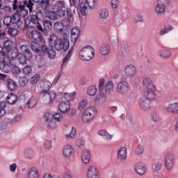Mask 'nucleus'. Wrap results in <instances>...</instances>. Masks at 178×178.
I'll return each mask as SVG.
<instances>
[{
  "label": "nucleus",
  "mask_w": 178,
  "mask_h": 178,
  "mask_svg": "<svg viewBox=\"0 0 178 178\" xmlns=\"http://www.w3.org/2000/svg\"><path fill=\"white\" fill-rule=\"evenodd\" d=\"M65 37L58 38L55 34H52L49 38V44H54V47L56 51H67L69 49V39H67V35L64 34Z\"/></svg>",
  "instance_id": "1"
},
{
  "label": "nucleus",
  "mask_w": 178,
  "mask_h": 178,
  "mask_svg": "<svg viewBox=\"0 0 178 178\" xmlns=\"http://www.w3.org/2000/svg\"><path fill=\"white\" fill-rule=\"evenodd\" d=\"M41 0H28V5L27 8L29 10V12H33V8L34 6V3H38V2H40Z\"/></svg>",
  "instance_id": "41"
},
{
  "label": "nucleus",
  "mask_w": 178,
  "mask_h": 178,
  "mask_svg": "<svg viewBox=\"0 0 178 178\" xmlns=\"http://www.w3.org/2000/svg\"><path fill=\"white\" fill-rule=\"evenodd\" d=\"M23 55L26 57L27 60H30L33 58V53L31 52V51H30L29 49H28L23 54Z\"/></svg>",
  "instance_id": "59"
},
{
  "label": "nucleus",
  "mask_w": 178,
  "mask_h": 178,
  "mask_svg": "<svg viewBox=\"0 0 178 178\" xmlns=\"http://www.w3.org/2000/svg\"><path fill=\"white\" fill-rule=\"evenodd\" d=\"M172 30H173V26L167 25L160 30L159 35H165V34H168V33H170V31H172Z\"/></svg>",
  "instance_id": "31"
},
{
  "label": "nucleus",
  "mask_w": 178,
  "mask_h": 178,
  "mask_svg": "<svg viewBox=\"0 0 178 178\" xmlns=\"http://www.w3.org/2000/svg\"><path fill=\"white\" fill-rule=\"evenodd\" d=\"M5 108H6V102H0V115L3 116L5 114Z\"/></svg>",
  "instance_id": "56"
},
{
  "label": "nucleus",
  "mask_w": 178,
  "mask_h": 178,
  "mask_svg": "<svg viewBox=\"0 0 178 178\" xmlns=\"http://www.w3.org/2000/svg\"><path fill=\"white\" fill-rule=\"evenodd\" d=\"M41 51L44 54H47V56L50 59H54L56 56V51L54 49V46L51 45V44L48 46L45 45V43L42 44Z\"/></svg>",
  "instance_id": "8"
},
{
  "label": "nucleus",
  "mask_w": 178,
  "mask_h": 178,
  "mask_svg": "<svg viewBox=\"0 0 178 178\" xmlns=\"http://www.w3.org/2000/svg\"><path fill=\"white\" fill-rule=\"evenodd\" d=\"M40 78L41 75L40 74H35L30 79L31 84H35L38 81H40Z\"/></svg>",
  "instance_id": "47"
},
{
  "label": "nucleus",
  "mask_w": 178,
  "mask_h": 178,
  "mask_svg": "<svg viewBox=\"0 0 178 178\" xmlns=\"http://www.w3.org/2000/svg\"><path fill=\"white\" fill-rule=\"evenodd\" d=\"M6 102L10 105H13V104H16V102H17V95L13 93H10L8 95L6 98Z\"/></svg>",
  "instance_id": "26"
},
{
  "label": "nucleus",
  "mask_w": 178,
  "mask_h": 178,
  "mask_svg": "<svg viewBox=\"0 0 178 178\" xmlns=\"http://www.w3.org/2000/svg\"><path fill=\"white\" fill-rule=\"evenodd\" d=\"M109 16V11L106 8H103L99 11V19H102L105 20V19H108Z\"/></svg>",
  "instance_id": "30"
},
{
  "label": "nucleus",
  "mask_w": 178,
  "mask_h": 178,
  "mask_svg": "<svg viewBox=\"0 0 178 178\" xmlns=\"http://www.w3.org/2000/svg\"><path fill=\"white\" fill-rule=\"evenodd\" d=\"M42 23L43 24V27L46 31H48V30L52 29V22L49 19H44L42 21Z\"/></svg>",
  "instance_id": "32"
},
{
  "label": "nucleus",
  "mask_w": 178,
  "mask_h": 178,
  "mask_svg": "<svg viewBox=\"0 0 178 178\" xmlns=\"http://www.w3.org/2000/svg\"><path fill=\"white\" fill-rule=\"evenodd\" d=\"M158 54L159 56L164 58H170V56H172V53L169 50H159Z\"/></svg>",
  "instance_id": "34"
},
{
  "label": "nucleus",
  "mask_w": 178,
  "mask_h": 178,
  "mask_svg": "<svg viewBox=\"0 0 178 178\" xmlns=\"http://www.w3.org/2000/svg\"><path fill=\"white\" fill-rule=\"evenodd\" d=\"M67 138H74L76 137V128L72 127L69 134L66 135Z\"/></svg>",
  "instance_id": "63"
},
{
  "label": "nucleus",
  "mask_w": 178,
  "mask_h": 178,
  "mask_svg": "<svg viewBox=\"0 0 178 178\" xmlns=\"http://www.w3.org/2000/svg\"><path fill=\"white\" fill-rule=\"evenodd\" d=\"M3 49H6V52H9L12 49V42L10 40H6L3 42Z\"/></svg>",
  "instance_id": "45"
},
{
  "label": "nucleus",
  "mask_w": 178,
  "mask_h": 178,
  "mask_svg": "<svg viewBox=\"0 0 178 178\" xmlns=\"http://www.w3.org/2000/svg\"><path fill=\"white\" fill-rule=\"evenodd\" d=\"M42 17H44V13L40 10L36 12L35 15H32L29 17L31 19V23L34 24L35 27L37 28L39 31H41V33H44V31L42 25H41Z\"/></svg>",
  "instance_id": "4"
},
{
  "label": "nucleus",
  "mask_w": 178,
  "mask_h": 178,
  "mask_svg": "<svg viewBox=\"0 0 178 178\" xmlns=\"http://www.w3.org/2000/svg\"><path fill=\"white\" fill-rule=\"evenodd\" d=\"M26 105L29 106V108H34V106L37 105V100H35L34 98H31L26 103Z\"/></svg>",
  "instance_id": "55"
},
{
  "label": "nucleus",
  "mask_w": 178,
  "mask_h": 178,
  "mask_svg": "<svg viewBox=\"0 0 178 178\" xmlns=\"http://www.w3.org/2000/svg\"><path fill=\"white\" fill-rule=\"evenodd\" d=\"M165 163V168L168 169V170H171V169H173V167L175 166V157L173 156V154L170 153L166 155Z\"/></svg>",
  "instance_id": "13"
},
{
  "label": "nucleus",
  "mask_w": 178,
  "mask_h": 178,
  "mask_svg": "<svg viewBox=\"0 0 178 178\" xmlns=\"http://www.w3.org/2000/svg\"><path fill=\"white\" fill-rule=\"evenodd\" d=\"M18 13L19 17H26L27 15H29V10L26 9V8H18L17 10H15Z\"/></svg>",
  "instance_id": "36"
},
{
  "label": "nucleus",
  "mask_w": 178,
  "mask_h": 178,
  "mask_svg": "<svg viewBox=\"0 0 178 178\" xmlns=\"http://www.w3.org/2000/svg\"><path fill=\"white\" fill-rule=\"evenodd\" d=\"M143 86L146 87V88L149 89L152 91H155L156 88L155 86V83L152 81V79L150 78H145L143 81Z\"/></svg>",
  "instance_id": "15"
},
{
  "label": "nucleus",
  "mask_w": 178,
  "mask_h": 178,
  "mask_svg": "<svg viewBox=\"0 0 178 178\" xmlns=\"http://www.w3.org/2000/svg\"><path fill=\"white\" fill-rule=\"evenodd\" d=\"M18 60L22 65H26L27 63V58L24 55L18 56Z\"/></svg>",
  "instance_id": "64"
},
{
  "label": "nucleus",
  "mask_w": 178,
  "mask_h": 178,
  "mask_svg": "<svg viewBox=\"0 0 178 178\" xmlns=\"http://www.w3.org/2000/svg\"><path fill=\"white\" fill-rule=\"evenodd\" d=\"M94 54H95L94 48L91 46H87L79 51V58L81 60H91L94 58Z\"/></svg>",
  "instance_id": "5"
},
{
  "label": "nucleus",
  "mask_w": 178,
  "mask_h": 178,
  "mask_svg": "<svg viewBox=\"0 0 178 178\" xmlns=\"http://www.w3.org/2000/svg\"><path fill=\"white\" fill-rule=\"evenodd\" d=\"M22 72L24 73V74H31V72H33L32 69H31V66L30 65H26L24 67V69L22 70Z\"/></svg>",
  "instance_id": "60"
},
{
  "label": "nucleus",
  "mask_w": 178,
  "mask_h": 178,
  "mask_svg": "<svg viewBox=\"0 0 178 178\" xmlns=\"http://www.w3.org/2000/svg\"><path fill=\"white\" fill-rule=\"evenodd\" d=\"M73 22V19H70V18L65 17L62 22L61 24H63V27H69L70 26V22Z\"/></svg>",
  "instance_id": "52"
},
{
  "label": "nucleus",
  "mask_w": 178,
  "mask_h": 178,
  "mask_svg": "<svg viewBox=\"0 0 178 178\" xmlns=\"http://www.w3.org/2000/svg\"><path fill=\"white\" fill-rule=\"evenodd\" d=\"M134 169L135 172L139 176H143V175H145V173L147 172V166L141 163H136L134 167Z\"/></svg>",
  "instance_id": "14"
},
{
  "label": "nucleus",
  "mask_w": 178,
  "mask_h": 178,
  "mask_svg": "<svg viewBox=\"0 0 178 178\" xmlns=\"http://www.w3.org/2000/svg\"><path fill=\"white\" fill-rule=\"evenodd\" d=\"M152 120L154 122V123H158L159 122L161 121V116L158 114V113H152Z\"/></svg>",
  "instance_id": "50"
},
{
  "label": "nucleus",
  "mask_w": 178,
  "mask_h": 178,
  "mask_svg": "<svg viewBox=\"0 0 178 178\" xmlns=\"http://www.w3.org/2000/svg\"><path fill=\"white\" fill-rule=\"evenodd\" d=\"M45 149H51L52 148V141L50 140H46L44 143Z\"/></svg>",
  "instance_id": "61"
},
{
  "label": "nucleus",
  "mask_w": 178,
  "mask_h": 178,
  "mask_svg": "<svg viewBox=\"0 0 178 178\" xmlns=\"http://www.w3.org/2000/svg\"><path fill=\"white\" fill-rule=\"evenodd\" d=\"M129 88H130V86L127 80L121 79L116 83V92L120 94V95H124V94L127 93Z\"/></svg>",
  "instance_id": "7"
},
{
  "label": "nucleus",
  "mask_w": 178,
  "mask_h": 178,
  "mask_svg": "<svg viewBox=\"0 0 178 178\" xmlns=\"http://www.w3.org/2000/svg\"><path fill=\"white\" fill-rule=\"evenodd\" d=\"M8 33L10 35L15 37L17 34H19V31L16 28H9Z\"/></svg>",
  "instance_id": "57"
},
{
  "label": "nucleus",
  "mask_w": 178,
  "mask_h": 178,
  "mask_svg": "<svg viewBox=\"0 0 178 178\" xmlns=\"http://www.w3.org/2000/svg\"><path fill=\"white\" fill-rule=\"evenodd\" d=\"M58 109L60 112H62L63 113H66V112L70 111V102H65L60 103L58 105Z\"/></svg>",
  "instance_id": "19"
},
{
  "label": "nucleus",
  "mask_w": 178,
  "mask_h": 178,
  "mask_svg": "<svg viewBox=\"0 0 178 178\" xmlns=\"http://www.w3.org/2000/svg\"><path fill=\"white\" fill-rule=\"evenodd\" d=\"M87 178H99V170H98V168L91 165L88 168L87 174H86Z\"/></svg>",
  "instance_id": "9"
},
{
  "label": "nucleus",
  "mask_w": 178,
  "mask_h": 178,
  "mask_svg": "<svg viewBox=\"0 0 178 178\" xmlns=\"http://www.w3.org/2000/svg\"><path fill=\"white\" fill-rule=\"evenodd\" d=\"M31 37L33 40L32 42H39V44H45V40L44 39V37H42L41 32H39L37 30L32 31Z\"/></svg>",
  "instance_id": "10"
},
{
  "label": "nucleus",
  "mask_w": 178,
  "mask_h": 178,
  "mask_svg": "<svg viewBox=\"0 0 178 178\" xmlns=\"http://www.w3.org/2000/svg\"><path fill=\"white\" fill-rule=\"evenodd\" d=\"M40 94L42 95L43 102L47 104H51V102H53L55 99L59 102V101H62L63 99V93H60V95H56V93L53 90H48Z\"/></svg>",
  "instance_id": "2"
},
{
  "label": "nucleus",
  "mask_w": 178,
  "mask_h": 178,
  "mask_svg": "<svg viewBox=\"0 0 178 178\" xmlns=\"http://www.w3.org/2000/svg\"><path fill=\"white\" fill-rule=\"evenodd\" d=\"M76 10L73 8H67L66 9V13L67 18L70 19V20H74V17L73 15L76 13Z\"/></svg>",
  "instance_id": "37"
},
{
  "label": "nucleus",
  "mask_w": 178,
  "mask_h": 178,
  "mask_svg": "<svg viewBox=\"0 0 178 178\" xmlns=\"http://www.w3.org/2000/svg\"><path fill=\"white\" fill-rule=\"evenodd\" d=\"M165 111L170 113H176L175 103L170 104L165 107Z\"/></svg>",
  "instance_id": "43"
},
{
  "label": "nucleus",
  "mask_w": 178,
  "mask_h": 178,
  "mask_svg": "<svg viewBox=\"0 0 178 178\" xmlns=\"http://www.w3.org/2000/svg\"><path fill=\"white\" fill-rule=\"evenodd\" d=\"M24 156L26 158H28V159H31L34 158V150L31 149H28L25 150Z\"/></svg>",
  "instance_id": "42"
},
{
  "label": "nucleus",
  "mask_w": 178,
  "mask_h": 178,
  "mask_svg": "<svg viewBox=\"0 0 178 178\" xmlns=\"http://www.w3.org/2000/svg\"><path fill=\"white\" fill-rule=\"evenodd\" d=\"M28 178H40V172L36 168H32L29 172Z\"/></svg>",
  "instance_id": "27"
},
{
  "label": "nucleus",
  "mask_w": 178,
  "mask_h": 178,
  "mask_svg": "<svg viewBox=\"0 0 178 178\" xmlns=\"http://www.w3.org/2000/svg\"><path fill=\"white\" fill-rule=\"evenodd\" d=\"M53 118L56 122H60V120H62V119H63V115H62V113H56L53 115Z\"/></svg>",
  "instance_id": "62"
},
{
  "label": "nucleus",
  "mask_w": 178,
  "mask_h": 178,
  "mask_svg": "<svg viewBox=\"0 0 178 178\" xmlns=\"http://www.w3.org/2000/svg\"><path fill=\"white\" fill-rule=\"evenodd\" d=\"M79 35H80V29H79V27H75L72 29L70 38L71 42H73V44H74V42L77 41Z\"/></svg>",
  "instance_id": "18"
},
{
  "label": "nucleus",
  "mask_w": 178,
  "mask_h": 178,
  "mask_svg": "<svg viewBox=\"0 0 178 178\" xmlns=\"http://www.w3.org/2000/svg\"><path fill=\"white\" fill-rule=\"evenodd\" d=\"M3 22L4 26L9 27V26H10V24L11 23L13 24L12 17L10 16L5 17Z\"/></svg>",
  "instance_id": "53"
},
{
  "label": "nucleus",
  "mask_w": 178,
  "mask_h": 178,
  "mask_svg": "<svg viewBox=\"0 0 178 178\" xmlns=\"http://www.w3.org/2000/svg\"><path fill=\"white\" fill-rule=\"evenodd\" d=\"M65 8V1L63 0H59L56 2V5L53 9H63Z\"/></svg>",
  "instance_id": "44"
},
{
  "label": "nucleus",
  "mask_w": 178,
  "mask_h": 178,
  "mask_svg": "<svg viewBox=\"0 0 178 178\" xmlns=\"http://www.w3.org/2000/svg\"><path fill=\"white\" fill-rule=\"evenodd\" d=\"M29 5V0H14L13 3V10H16L17 9H22L23 8H27Z\"/></svg>",
  "instance_id": "12"
},
{
  "label": "nucleus",
  "mask_w": 178,
  "mask_h": 178,
  "mask_svg": "<svg viewBox=\"0 0 178 178\" xmlns=\"http://www.w3.org/2000/svg\"><path fill=\"white\" fill-rule=\"evenodd\" d=\"M118 159L120 161H124L127 158V148L121 147L118 152Z\"/></svg>",
  "instance_id": "23"
},
{
  "label": "nucleus",
  "mask_w": 178,
  "mask_h": 178,
  "mask_svg": "<svg viewBox=\"0 0 178 178\" xmlns=\"http://www.w3.org/2000/svg\"><path fill=\"white\" fill-rule=\"evenodd\" d=\"M136 72L137 70L134 65H129L125 67L124 73L127 77H133V76H136Z\"/></svg>",
  "instance_id": "16"
},
{
  "label": "nucleus",
  "mask_w": 178,
  "mask_h": 178,
  "mask_svg": "<svg viewBox=\"0 0 178 178\" xmlns=\"http://www.w3.org/2000/svg\"><path fill=\"white\" fill-rule=\"evenodd\" d=\"M87 104H88V100L83 99L81 101L78 106L79 111H83L86 106H87Z\"/></svg>",
  "instance_id": "49"
},
{
  "label": "nucleus",
  "mask_w": 178,
  "mask_h": 178,
  "mask_svg": "<svg viewBox=\"0 0 178 178\" xmlns=\"http://www.w3.org/2000/svg\"><path fill=\"white\" fill-rule=\"evenodd\" d=\"M143 152H144V147L140 145H138L135 149V154H136V155H141Z\"/></svg>",
  "instance_id": "58"
},
{
  "label": "nucleus",
  "mask_w": 178,
  "mask_h": 178,
  "mask_svg": "<svg viewBox=\"0 0 178 178\" xmlns=\"http://www.w3.org/2000/svg\"><path fill=\"white\" fill-rule=\"evenodd\" d=\"M7 86L8 90H10V91H15V90L17 88V83H16V82H15V81H13V79H8Z\"/></svg>",
  "instance_id": "28"
},
{
  "label": "nucleus",
  "mask_w": 178,
  "mask_h": 178,
  "mask_svg": "<svg viewBox=\"0 0 178 178\" xmlns=\"http://www.w3.org/2000/svg\"><path fill=\"white\" fill-rule=\"evenodd\" d=\"M166 6L161 4V3H158L156 6L155 7V12L157 15H163L165 13V7Z\"/></svg>",
  "instance_id": "29"
},
{
  "label": "nucleus",
  "mask_w": 178,
  "mask_h": 178,
  "mask_svg": "<svg viewBox=\"0 0 178 178\" xmlns=\"http://www.w3.org/2000/svg\"><path fill=\"white\" fill-rule=\"evenodd\" d=\"M97 108L94 106H90L87 108L82 114L81 120L83 123H90V122H92L94 120V118L97 116Z\"/></svg>",
  "instance_id": "3"
},
{
  "label": "nucleus",
  "mask_w": 178,
  "mask_h": 178,
  "mask_svg": "<svg viewBox=\"0 0 178 178\" xmlns=\"http://www.w3.org/2000/svg\"><path fill=\"white\" fill-rule=\"evenodd\" d=\"M53 10L56 11L58 19H59V17H65V15H66L65 11L62 8H53Z\"/></svg>",
  "instance_id": "40"
},
{
  "label": "nucleus",
  "mask_w": 178,
  "mask_h": 178,
  "mask_svg": "<svg viewBox=\"0 0 178 178\" xmlns=\"http://www.w3.org/2000/svg\"><path fill=\"white\" fill-rule=\"evenodd\" d=\"M49 1L42 0L40 2V8L44 10H48L49 9Z\"/></svg>",
  "instance_id": "46"
},
{
  "label": "nucleus",
  "mask_w": 178,
  "mask_h": 178,
  "mask_svg": "<svg viewBox=\"0 0 178 178\" xmlns=\"http://www.w3.org/2000/svg\"><path fill=\"white\" fill-rule=\"evenodd\" d=\"M111 52V46L106 43H104L101 45L99 53L101 55H108Z\"/></svg>",
  "instance_id": "24"
},
{
  "label": "nucleus",
  "mask_w": 178,
  "mask_h": 178,
  "mask_svg": "<svg viewBox=\"0 0 178 178\" xmlns=\"http://www.w3.org/2000/svg\"><path fill=\"white\" fill-rule=\"evenodd\" d=\"M73 152H74V150H73V147H72L71 145H65L63 147V154L64 156L66 158H69V156H71V155H73Z\"/></svg>",
  "instance_id": "21"
},
{
  "label": "nucleus",
  "mask_w": 178,
  "mask_h": 178,
  "mask_svg": "<svg viewBox=\"0 0 178 178\" xmlns=\"http://www.w3.org/2000/svg\"><path fill=\"white\" fill-rule=\"evenodd\" d=\"M81 159L83 163H89L91 159V153L88 150H83L81 154Z\"/></svg>",
  "instance_id": "20"
},
{
  "label": "nucleus",
  "mask_w": 178,
  "mask_h": 178,
  "mask_svg": "<svg viewBox=\"0 0 178 178\" xmlns=\"http://www.w3.org/2000/svg\"><path fill=\"white\" fill-rule=\"evenodd\" d=\"M113 91V83L112 81H108L105 87V92L106 94H109L110 92H112Z\"/></svg>",
  "instance_id": "38"
},
{
  "label": "nucleus",
  "mask_w": 178,
  "mask_h": 178,
  "mask_svg": "<svg viewBox=\"0 0 178 178\" xmlns=\"http://www.w3.org/2000/svg\"><path fill=\"white\" fill-rule=\"evenodd\" d=\"M87 93L90 97H94V95L97 94V86H89L87 90Z\"/></svg>",
  "instance_id": "39"
},
{
  "label": "nucleus",
  "mask_w": 178,
  "mask_h": 178,
  "mask_svg": "<svg viewBox=\"0 0 178 178\" xmlns=\"http://www.w3.org/2000/svg\"><path fill=\"white\" fill-rule=\"evenodd\" d=\"M20 17H21L19 15L17 12L15 13L11 17L13 24H15V23H17V22L20 20Z\"/></svg>",
  "instance_id": "54"
},
{
  "label": "nucleus",
  "mask_w": 178,
  "mask_h": 178,
  "mask_svg": "<svg viewBox=\"0 0 178 178\" xmlns=\"http://www.w3.org/2000/svg\"><path fill=\"white\" fill-rule=\"evenodd\" d=\"M139 106L143 111H150L151 110V102L147 100H140L139 103Z\"/></svg>",
  "instance_id": "25"
},
{
  "label": "nucleus",
  "mask_w": 178,
  "mask_h": 178,
  "mask_svg": "<svg viewBox=\"0 0 178 178\" xmlns=\"http://www.w3.org/2000/svg\"><path fill=\"white\" fill-rule=\"evenodd\" d=\"M47 17L49 19V20H58V14H56L55 10L47 12Z\"/></svg>",
  "instance_id": "35"
},
{
  "label": "nucleus",
  "mask_w": 178,
  "mask_h": 178,
  "mask_svg": "<svg viewBox=\"0 0 178 178\" xmlns=\"http://www.w3.org/2000/svg\"><path fill=\"white\" fill-rule=\"evenodd\" d=\"M71 6H75L79 10L81 16H86L87 15V5L86 2L81 0H72L70 1Z\"/></svg>",
  "instance_id": "6"
},
{
  "label": "nucleus",
  "mask_w": 178,
  "mask_h": 178,
  "mask_svg": "<svg viewBox=\"0 0 178 178\" xmlns=\"http://www.w3.org/2000/svg\"><path fill=\"white\" fill-rule=\"evenodd\" d=\"M73 97H74V93H64L63 95V98L65 99L66 102L73 101Z\"/></svg>",
  "instance_id": "51"
},
{
  "label": "nucleus",
  "mask_w": 178,
  "mask_h": 178,
  "mask_svg": "<svg viewBox=\"0 0 178 178\" xmlns=\"http://www.w3.org/2000/svg\"><path fill=\"white\" fill-rule=\"evenodd\" d=\"M42 47V44H40L38 42H31V48L32 50H33L35 54H38L40 55V53L41 52V49Z\"/></svg>",
  "instance_id": "22"
},
{
  "label": "nucleus",
  "mask_w": 178,
  "mask_h": 178,
  "mask_svg": "<svg viewBox=\"0 0 178 178\" xmlns=\"http://www.w3.org/2000/svg\"><path fill=\"white\" fill-rule=\"evenodd\" d=\"M63 28L62 22H57L54 24V29L56 33H63Z\"/></svg>",
  "instance_id": "33"
},
{
  "label": "nucleus",
  "mask_w": 178,
  "mask_h": 178,
  "mask_svg": "<svg viewBox=\"0 0 178 178\" xmlns=\"http://www.w3.org/2000/svg\"><path fill=\"white\" fill-rule=\"evenodd\" d=\"M51 87H52V83L49 82V81L47 79L41 81L39 83L40 94L47 91H50L49 88H51Z\"/></svg>",
  "instance_id": "11"
},
{
  "label": "nucleus",
  "mask_w": 178,
  "mask_h": 178,
  "mask_svg": "<svg viewBox=\"0 0 178 178\" xmlns=\"http://www.w3.org/2000/svg\"><path fill=\"white\" fill-rule=\"evenodd\" d=\"M155 90H146L144 93V97L147 102L155 101L156 99V95L154 92Z\"/></svg>",
  "instance_id": "17"
},
{
  "label": "nucleus",
  "mask_w": 178,
  "mask_h": 178,
  "mask_svg": "<svg viewBox=\"0 0 178 178\" xmlns=\"http://www.w3.org/2000/svg\"><path fill=\"white\" fill-rule=\"evenodd\" d=\"M27 83H29V78H26V76H21L19 78V84L21 87H24V86L27 85Z\"/></svg>",
  "instance_id": "48"
}]
</instances>
